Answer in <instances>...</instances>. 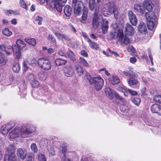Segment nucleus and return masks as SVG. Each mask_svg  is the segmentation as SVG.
Instances as JSON below:
<instances>
[{"label": "nucleus", "instance_id": "nucleus-63", "mask_svg": "<svg viewBox=\"0 0 161 161\" xmlns=\"http://www.w3.org/2000/svg\"><path fill=\"white\" fill-rule=\"evenodd\" d=\"M81 54L84 57H86L88 56V54L86 52L85 50H82L81 51Z\"/></svg>", "mask_w": 161, "mask_h": 161}, {"label": "nucleus", "instance_id": "nucleus-23", "mask_svg": "<svg viewBox=\"0 0 161 161\" xmlns=\"http://www.w3.org/2000/svg\"><path fill=\"white\" fill-rule=\"evenodd\" d=\"M143 5L144 8L149 12L148 13H152L151 12L152 10L153 7L151 4L147 1H144L143 3Z\"/></svg>", "mask_w": 161, "mask_h": 161}, {"label": "nucleus", "instance_id": "nucleus-64", "mask_svg": "<svg viewBox=\"0 0 161 161\" xmlns=\"http://www.w3.org/2000/svg\"><path fill=\"white\" fill-rule=\"evenodd\" d=\"M55 51V49L52 48H49L47 49V53H53Z\"/></svg>", "mask_w": 161, "mask_h": 161}, {"label": "nucleus", "instance_id": "nucleus-33", "mask_svg": "<svg viewBox=\"0 0 161 161\" xmlns=\"http://www.w3.org/2000/svg\"><path fill=\"white\" fill-rule=\"evenodd\" d=\"M35 156L33 153H31L29 154L25 158V161H34Z\"/></svg>", "mask_w": 161, "mask_h": 161}, {"label": "nucleus", "instance_id": "nucleus-10", "mask_svg": "<svg viewBox=\"0 0 161 161\" xmlns=\"http://www.w3.org/2000/svg\"><path fill=\"white\" fill-rule=\"evenodd\" d=\"M123 26L121 25L119 28L118 31L117 36L119 39H121L122 41L125 45H127L130 43L129 38L126 36V35H125L124 36L123 35V31L122 30Z\"/></svg>", "mask_w": 161, "mask_h": 161}, {"label": "nucleus", "instance_id": "nucleus-45", "mask_svg": "<svg viewBox=\"0 0 161 161\" xmlns=\"http://www.w3.org/2000/svg\"><path fill=\"white\" fill-rule=\"evenodd\" d=\"M32 86L34 87H37L39 86L40 84L39 82L36 79L34 80L31 81L30 82Z\"/></svg>", "mask_w": 161, "mask_h": 161}, {"label": "nucleus", "instance_id": "nucleus-59", "mask_svg": "<svg viewBox=\"0 0 161 161\" xmlns=\"http://www.w3.org/2000/svg\"><path fill=\"white\" fill-rule=\"evenodd\" d=\"M13 50V47H10V48H8V51L7 49L5 50V52L7 55H9L11 54V52Z\"/></svg>", "mask_w": 161, "mask_h": 161}, {"label": "nucleus", "instance_id": "nucleus-18", "mask_svg": "<svg viewBox=\"0 0 161 161\" xmlns=\"http://www.w3.org/2000/svg\"><path fill=\"white\" fill-rule=\"evenodd\" d=\"M17 154L19 158L22 159H24L26 156L27 152L24 150L22 148H19L17 150Z\"/></svg>", "mask_w": 161, "mask_h": 161}, {"label": "nucleus", "instance_id": "nucleus-36", "mask_svg": "<svg viewBox=\"0 0 161 161\" xmlns=\"http://www.w3.org/2000/svg\"><path fill=\"white\" fill-rule=\"evenodd\" d=\"M131 100L132 103L137 106H138L141 102L140 99L138 97L132 98L131 99Z\"/></svg>", "mask_w": 161, "mask_h": 161}, {"label": "nucleus", "instance_id": "nucleus-12", "mask_svg": "<svg viewBox=\"0 0 161 161\" xmlns=\"http://www.w3.org/2000/svg\"><path fill=\"white\" fill-rule=\"evenodd\" d=\"M64 75L68 77L72 76L74 74V70L70 66H66L64 68Z\"/></svg>", "mask_w": 161, "mask_h": 161}, {"label": "nucleus", "instance_id": "nucleus-15", "mask_svg": "<svg viewBox=\"0 0 161 161\" xmlns=\"http://www.w3.org/2000/svg\"><path fill=\"white\" fill-rule=\"evenodd\" d=\"M151 109L153 113L161 115V105L156 104H153L151 107Z\"/></svg>", "mask_w": 161, "mask_h": 161}, {"label": "nucleus", "instance_id": "nucleus-20", "mask_svg": "<svg viewBox=\"0 0 161 161\" xmlns=\"http://www.w3.org/2000/svg\"><path fill=\"white\" fill-rule=\"evenodd\" d=\"M4 11L6 15L9 16H11L12 14L14 15H18L19 14V13L15 10L5 9L4 10Z\"/></svg>", "mask_w": 161, "mask_h": 161}, {"label": "nucleus", "instance_id": "nucleus-3", "mask_svg": "<svg viewBox=\"0 0 161 161\" xmlns=\"http://www.w3.org/2000/svg\"><path fill=\"white\" fill-rule=\"evenodd\" d=\"M86 78L89 82L93 85L94 89L97 91L100 90L104 84V80L100 76L92 77L90 75L86 76Z\"/></svg>", "mask_w": 161, "mask_h": 161}, {"label": "nucleus", "instance_id": "nucleus-46", "mask_svg": "<svg viewBox=\"0 0 161 161\" xmlns=\"http://www.w3.org/2000/svg\"><path fill=\"white\" fill-rule=\"evenodd\" d=\"M32 96L35 98H36L39 100H42L41 98V97H40V95L38 92H33L32 93Z\"/></svg>", "mask_w": 161, "mask_h": 161}, {"label": "nucleus", "instance_id": "nucleus-37", "mask_svg": "<svg viewBox=\"0 0 161 161\" xmlns=\"http://www.w3.org/2000/svg\"><path fill=\"white\" fill-rule=\"evenodd\" d=\"M79 62L85 66L88 67L89 66V64L83 58L80 57L79 59Z\"/></svg>", "mask_w": 161, "mask_h": 161}, {"label": "nucleus", "instance_id": "nucleus-48", "mask_svg": "<svg viewBox=\"0 0 161 161\" xmlns=\"http://www.w3.org/2000/svg\"><path fill=\"white\" fill-rule=\"evenodd\" d=\"M154 101L161 103V95H158L155 96L153 98Z\"/></svg>", "mask_w": 161, "mask_h": 161}, {"label": "nucleus", "instance_id": "nucleus-35", "mask_svg": "<svg viewBox=\"0 0 161 161\" xmlns=\"http://www.w3.org/2000/svg\"><path fill=\"white\" fill-rule=\"evenodd\" d=\"M47 149L48 153L51 156H53L55 155V153L53 147L51 146H48Z\"/></svg>", "mask_w": 161, "mask_h": 161}, {"label": "nucleus", "instance_id": "nucleus-51", "mask_svg": "<svg viewBox=\"0 0 161 161\" xmlns=\"http://www.w3.org/2000/svg\"><path fill=\"white\" fill-rule=\"evenodd\" d=\"M66 55H67V58L69 57L71 59L74 60V57L75 56V54L72 51H69Z\"/></svg>", "mask_w": 161, "mask_h": 161}, {"label": "nucleus", "instance_id": "nucleus-54", "mask_svg": "<svg viewBox=\"0 0 161 161\" xmlns=\"http://www.w3.org/2000/svg\"><path fill=\"white\" fill-rule=\"evenodd\" d=\"M127 50L128 52L135 53L136 51L133 46H128L127 47Z\"/></svg>", "mask_w": 161, "mask_h": 161}, {"label": "nucleus", "instance_id": "nucleus-4", "mask_svg": "<svg viewBox=\"0 0 161 161\" xmlns=\"http://www.w3.org/2000/svg\"><path fill=\"white\" fill-rule=\"evenodd\" d=\"M51 9L55 8L58 12L62 11V7L67 0H44Z\"/></svg>", "mask_w": 161, "mask_h": 161}, {"label": "nucleus", "instance_id": "nucleus-7", "mask_svg": "<svg viewBox=\"0 0 161 161\" xmlns=\"http://www.w3.org/2000/svg\"><path fill=\"white\" fill-rule=\"evenodd\" d=\"M72 7L74 8V14L76 15H79L81 12L82 9H84L83 4L81 1L77 0H73Z\"/></svg>", "mask_w": 161, "mask_h": 161}, {"label": "nucleus", "instance_id": "nucleus-40", "mask_svg": "<svg viewBox=\"0 0 161 161\" xmlns=\"http://www.w3.org/2000/svg\"><path fill=\"white\" fill-rule=\"evenodd\" d=\"M38 161H46L45 155L43 154H38L37 156Z\"/></svg>", "mask_w": 161, "mask_h": 161}, {"label": "nucleus", "instance_id": "nucleus-8", "mask_svg": "<svg viewBox=\"0 0 161 161\" xmlns=\"http://www.w3.org/2000/svg\"><path fill=\"white\" fill-rule=\"evenodd\" d=\"M37 63L38 66L43 70H48L51 68V63L47 59L43 58H39L37 60Z\"/></svg>", "mask_w": 161, "mask_h": 161}, {"label": "nucleus", "instance_id": "nucleus-39", "mask_svg": "<svg viewBox=\"0 0 161 161\" xmlns=\"http://www.w3.org/2000/svg\"><path fill=\"white\" fill-rule=\"evenodd\" d=\"M4 125L6 126V127L9 131V130L12 129L15 126V124L14 122H10Z\"/></svg>", "mask_w": 161, "mask_h": 161}, {"label": "nucleus", "instance_id": "nucleus-53", "mask_svg": "<svg viewBox=\"0 0 161 161\" xmlns=\"http://www.w3.org/2000/svg\"><path fill=\"white\" fill-rule=\"evenodd\" d=\"M114 95L116 99L120 100L124 103H126V100L124 99L121 97L116 92L114 93Z\"/></svg>", "mask_w": 161, "mask_h": 161}, {"label": "nucleus", "instance_id": "nucleus-14", "mask_svg": "<svg viewBox=\"0 0 161 161\" xmlns=\"http://www.w3.org/2000/svg\"><path fill=\"white\" fill-rule=\"evenodd\" d=\"M134 77H130L128 81V83L130 86H135L134 87L138 88L140 84L138 80L134 78Z\"/></svg>", "mask_w": 161, "mask_h": 161}, {"label": "nucleus", "instance_id": "nucleus-49", "mask_svg": "<svg viewBox=\"0 0 161 161\" xmlns=\"http://www.w3.org/2000/svg\"><path fill=\"white\" fill-rule=\"evenodd\" d=\"M47 39L51 40V42L54 43L55 46H56L55 39L53 35L50 34L49 35L47 36Z\"/></svg>", "mask_w": 161, "mask_h": 161}, {"label": "nucleus", "instance_id": "nucleus-13", "mask_svg": "<svg viewBox=\"0 0 161 161\" xmlns=\"http://www.w3.org/2000/svg\"><path fill=\"white\" fill-rule=\"evenodd\" d=\"M128 15L130 22L133 25H136L137 23V19L136 15L131 11H129Z\"/></svg>", "mask_w": 161, "mask_h": 161}, {"label": "nucleus", "instance_id": "nucleus-47", "mask_svg": "<svg viewBox=\"0 0 161 161\" xmlns=\"http://www.w3.org/2000/svg\"><path fill=\"white\" fill-rule=\"evenodd\" d=\"M128 89V88H126V87H125V86H124V87L120 86V87H118V90L120 92H123L124 95L125 96V92H127Z\"/></svg>", "mask_w": 161, "mask_h": 161}, {"label": "nucleus", "instance_id": "nucleus-52", "mask_svg": "<svg viewBox=\"0 0 161 161\" xmlns=\"http://www.w3.org/2000/svg\"><path fill=\"white\" fill-rule=\"evenodd\" d=\"M19 4L21 7L26 9H27V6L24 0H20L19 1Z\"/></svg>", "mask_w": 161, "mask_h": 161}, {"label": "nucleus", "instance_id": "nucleus-6", "mask_svg": "<svg viewBox=\"0 0 161 161\" xmlns=\"http://www.w3.org/2000/svg\"><path fill=\"white\" fill-rule=\"evenodd\" d=\"M16 45L13 46V51L16 58L19 59L21 57V47H24L25 45L20 39H18L16 42Z\"/></svg>", "mask_w": 161, "mask_h": 161}, {"label": "nucleus", "instance_id": "nucleus-5", "mask_svg": "<svg viewBox=\"0 0 161 161\" xmlns=\"http://www.w3.org/2000/svg\"><path fill=\"white\" fill-rule=\"evenodd\" d=\"M147 19V25L149 30L155 29L157 26V19L153 13H146L145 14Z\"/></svg>", "mask_w": 161, "mask_h": 161}, {"label": "nucleus", "instance_id": "nucleus-32", "mask_svg": "<svg viewBox=\"0 0 161 161\" xmlns=\"http://www.w3.org/2000/svg\"><path fill=\"white\" fill-rule=\"evenodd\" d=\"M20 69V66L19 63H15L12 67V70L15 73H18Z\"/></svg>", "mask_w": 161, "mask_h": 161}, {"label": "nucleus", "instance_id": "nucleus-60", "mask_svg": "<svg viewBox=\"0 0 161 161\" xmlns=\"http://www.w3.org/2000/svg\"><path fill=\"white\" fill-rule=\"evenodd\" d=\"M55 34L57 38L60 39H62V37L63 34L58 32H55Z\"/></svg>", "mask_w": 161, "mask_h": 161}, {"label": "nucleus", "instance_id": "nucleus-42", "mask_svg": "<svg viewBox=\"0 0 161 161\" xmlns=\"http://www.w3.org/2000/svg\"><path fill=\"white\" fill-rule=\"evenodd\" d=\"M120 109L123 112H127L129 109V108L125 104H124L120 106Z\"/></svg>", "mask_w": 161, "mask_h": 161}, {"label": "nucleus", "instance_id": "nucleus-17", "mask_svg": "<svg viewBox=\"0 0 161 161\" xmlns=\"http://www.w3.org/2000/svg\"><path fill=\"white\" fill-rule=\"evenodd\" d=\"M138 31L142 34H145L147 32V27L145 23L142 21L140 22L138 27Z\"/></svg>", "mask_w": 161, "mask_h": 161}, {"label": "nucleus", "instance_id": "nucleus-56", "mask_svg": "<svg viewBox=\"0 0 161 161\" xmlns=\"http://www.w3.org/2000/svg\"><path fill=\"white\" fill-rule=\"evenodd\" d=\"M35 20L37 22L38 25H40L42 24V17L37 16Z\"/></svg>", "mask_w": 161, "mask_h": 161}, {"label": "nucleus", "instance_id": "nucleus-58", "mask_svg": "<svg viewBox=\"0 0 161 161\" xmlns=\"http://www.w3.org/2000/svg\"><path fill=\"white\" fill-rule=\"evenodd\" d=\"M127 92H128L132 96H135L137 95V92L134 90H131L129 89H128Z\"/></svg>", "mask_w": 161, "mask_h": 161}, {"label": "nucleus", "instance_id": "nucleus-62", "mask_svg": "<svg viewBox=\"0 0 161 161\" xmlns=\"http://www.w3.org/2000/svg\"><path fill=\"white\" fill-rule=\"evenodd\" d=\"M23 69L24 71H26L28 69V67L26 63L25 62L23 63Z\"/></svg>", "mask_w": 161, "mask_h": 161}, {"label": "nucleus", "instance_id": "nucleus-22", "mask_svg": "<svg viewBox=\"0 0 161 161\" xmlns=\"http://www.w3.org/2000/svg\"><path fill=\"white\" fill-rule=\"evenodd\" d=\"M4 161H17L16 157L15 154H7L5 157Z\"/></svg>", "mask_w": 161, "mask_h": 161}, {"label": "nucleus", "instance_id": "nucleus-43", "mask_svg": "<svg viewBox=\"0 0 161 161\" xmlns=\"http://www.w3.org/2000/svg\"><path fill=\"white\" fill-rule=\"evenodd\" d=\"M112 12L114 14V16L115 18L116 19H117L118 18V14H119L118 8L116 7H115L114 6L112 10Z\"/></svg>", "mask_w": 161, "mask_h": 161}, {"label": "nucleus", "instance_id": "nucleus-29", "mask_svg": "<svg viewBox=\"0 0 161 161\" xmlns=\"http://www.w3.org/2000/svg\"><path fill=\"white\" fill-rule=\"evenodd\" d=\"M134 9L137 11L143 14L144 13V9L142 6L139 4H136L134 6Z\"/></svg>", "mask_w": 161, "mask_h": 161}, {"label": "nucleus", "instance_id": "nucleus-57", "mask_svg": "<svg viewBox=\"0 0 161 161\" xmlns=\"http://www.w3.org/2000/svg\"><path fill=\"white\" fill-rule=\"evenodd\" d=\"M58 54L61 56H64L66 58H67V55L65 53V51L64 50H60L58 51Z\"/></svg>", "mask_w": 161, "mask_h": 161}, {"label": "nucleus", "instance_id": "nucleus-55", "mask_svg": "<svg viewBox=\"0 0 161 161\" xmlns=\"http://www.w3.org/2000/svg\"><path fill=\"white\" fill-rule=\"evenodd\" d=\"M36 78V76L33 74H30L28 77V80L30 82H31V81L34 80Z\"/></svg>", "mask_w": 161, "mask_h": 161}, {"label": "nucleus", "instance_id": "nucleus-21", "mask_svg": "<svg viewBox=\"0 0 161 161\" xmlns=\"http://www.w3.org/2000/svg\"><path fill=\"white\" fill-rule=\"evenodd\" d=\"M105 92L107 97L110 100L114 98L113 93L110 88L108 87L105 89Z\"/></svg>", "mask_w": 161, "mask_h": 161}, {"label": "nucleus", "instance_id": "nucleus-9", "mask_svg": "<svg viewBox=\"0 0 161 161\" xmlns=\"http://www.w3.org/2000/svg\"><path fill=\"white\" fill-rule=\"evenodd\" d=\"M114 6V4L112 2H109L104 5L102 9V12L103 15L107 16L112 14Z\"/></svg>", "mask_w": 161, "mask_h": 161}, {"label": "nucleus", "instance_id": "nucleus-28", "mask_svg": "<svg viewBox=\"0 0 161 161\" xmlns=\"http://www.w3.org/2000/svg\"><path fill=\"white\" fill-rule=\"evenodd\" d=\"M25 41L30 45H31L34 47L36 46V41L34 38H26L25 39Z\"/></svg>", "mask_w": 161, "mask_h": 161}, {"label": "nucleus", "instance_id": "nucleus-26", "mask_svg": "<svg viewBox=\"0 0 161 161\" xmlns=\"http://www.w3.org/2000/svg\"><path fill=\"white\" fill-rule=\"evenodd\" d=\"M64 12L67 17H69L71 13V9L70 6L66 5L64 8Z\"/></svg>", "mask_w": 161, "mask_h": 161}, {"label": "nucleus", "instance_id": "nucleus-30", "mask_svg": "<svg viewBox=\"0 0 161 161\" xmlns=\"http://www.w3.org/2000/svg\"><path fill=\"white\" fill-rule=\"evenodd\" d=\"M67 61L60 58L56 59L55 60V63L57 66H59L65 65L67 63Z\"/></svg>", "mask_w": 161, "mask_h": 161}, {"label": "nucleus", "instance_id": "nucleus-61", "mask_svg": "<svg viewBox=\"0 0 161 161\" xmlns=\"http://www.w3.org/2000/svg\"><path fill=\"white\" fill-rule=\"evenodd\" d=\"M130 62L133 64H134L136 62L137 60L135 57H132L130 58Z\"/></svg>", "mask_w": 161, "mask_h": 161}, {"label": "nucleus", "instance_id": "nucleus-50", "mask_svg": "<svg viewBox=\"0 0 161 161\" xmlns=\"http://www.w3.org/2000/svg\"><path fill=\"white\" fill-rule=\"evenodd\" d=\"M31 149L34 153H36L38 151V149L36 144L35 143H33L31 145Z\"/></svg>", "mask_w": 161, "mask_h": 161}, {"label": "nucleus", "instance_id": "nucleus-38", "mask_svg": "<svg viewBox=\"0 0 161 161\" xmlns=\"http://www.w3.org/2000/svg\"><path fill=\"white\" fill-rule=\"evenodd\" d=\"M6 127V126L4 125L1 127L0 131L1 133L3 135L6 134L8 132Z\"/></svg>", "mask_w": 161, "mask_h": 161}, {"label": "nucleus", "instance_id": "nucleus-31", "mask_svg": "<svg viewBox=\"0 0 161 161\" xmlns=\"http://www.w3.org/2000/svg\"><path fill=\"white\" fill-rule=\"evenodd\" d=\"M124 74L127 76H130L132 77H136L137 76V74H135L131 70L125 71L124 72Z\"/></svg>", "mask_w": 161, "mask_h": 161}, {"label": "nucleus", "instance_id": "nucleus-24", "mask_svg": "<svg viewBox=\"0 0 161 161\" xmlns=\"http://www.w3.org/2000/svg\"><path fill=\"white\" fill-rule=\"evenodd\" d=\"M75 68L77 74L79 76H81L83 75L84 70L81 66L78 65H76L75 66Z\"/></svg>", "mask_w": 161, "mask_h": 161}, {"label": "nucleus", "instance_id": "nucleus-11", "mask_svg": "<svg viewBox=\"0 0 161 161\" xmlns=\"http://www.w3.org/2000/svg\"><path fill=\"white\" fill-rule=\"evenodd\" d=\"M134 29L132 26L128 23L126 24L124 32L125 35L132 36L134 34Z\"/></svg>", "mask_w": 161, "mask_h": 161}, {"label": "nucleus", "instance_id": "nucleus-44", "mask_svg": "<svg viewBox=\"0 0 161 161\" xmlns=\"http://www.w3.org/2000/svg\"><path fill=\"white\" fill-rule=\"evenodd\" d=\"M5 55L4 54L0 53V64H5Z\"/></svg>", "mask_w": 161, "mask_h": 161}, {"label": "nucleus", "instance_id": "nucleus-41", "mask_svg": "<svg viewBox=\"0 0 161 161\" xmlns=\"http://www.w3.org/2000/svg\"><path fill=\"white\" fill-rule=\"evenodd\" d=\"M89 6L90 9L93 10L95 6V0H89Z\"/></svg>", "mask_w": 161, "mask_h": 161}, {"label": "nucleus", "instance_id": "nucleus-16", "mask_svg": "<svg viewBox=\"0 0 161 161\" xmlns=\"http://www.w3.org/2000/svg\"><path fill=\"white\" fill-rule=\"evenodd\" d=\"M109 82L112 84L114 85L119 83V78L116 75H112L108 78Z\"/></svg>", "mask_w": 161, "mask_h": 161}, {"label": "nucleus", "instance_id": "nucleus-1", "mask_svg": "<svg viewBox=\"0 0 161 161\" xmlns=\"http://www.w3.org/2000/svg\"><path fill=\"white\" fill-rule=\"evenodd\" d=\"M33 132V131L28 126L16 127L9 133L8 137L10 140L12 141L20 137H25Z\"/></svg>", "mask_w": 161, "mask_h": 161}, {"label": "nucleus", "instance_id": "nucleus-27", "mask_svg": "<svg viewBox=\"0 0 161 161\" xmlns=\"http://www.w3.org/2000/svg\"><path fill=\"white\" fill-rule=\"evenodd\" d=\"M87 42L89 44L90 47L92 48L97 49L99 48V45L97 43L92 42L89 39L87 38Z\"/></svg>", "mask_w": 161, "mask_h": 161}, {"label": "nucleus", "instance_id": "nucleus-25", "mask_svg": "<svg viewBox=\"0 0 161 161\" xmlns=\"http://www.w3.org/2000/svg\"><path fill=\"white\" fill-rule=\"evenodd\" d=\"M88 14V10L87 7H84L83 10V12L81 16V22L82 23H84L87 18Z\"/></svg>", "mask_w": 161, "mask_h": 161}, {"label": "nucleus", "instance_id": "nucleus-2", "mask_svg": "<svg viewBox=\"0 0 161 161\" xmlns=\"http://www.w3.org/2000/svg\"><path fill=\"white\" fill-rule=\"evenodd\" d=\"M105 23V25H102L103 33L105 34L107 32L108 26L107 25L108 21L103 20L99 13L95 11L92 21V24L95 28H98L102 25L103 23Z\"/></svg>", "mask_w": 161, "mask_h": 161}, {"label": "nucleus", "instance_id": "nucleus-19", "mask_svg": "<svg viewBox=\"0 0 161 161\" xmlns=\"http://www.w3.org/2000/svg\"><path fill=\"white\" fill-rule=\"evenodd\" d=\"M16 149V148L13 144H10L6 148V151L9 155L14 154Z\"/></svg>", "mask_w": 161, "mask_h": 161}, {"label": "nucleus", "instance_id": "nucleus-34", "mask_svg": "<svg viewBox=\"0 0 161 161\" xmlns=\"http://www.w3.org/2000/svg\"><path fill=\"white\" fill-rule=\"evenodd\" d=\"M2 33L4 35L9 36L12 34V32L8 28H5L2 31Z\"/></svg>", "mask_w": 161, "mask_h": 161}]
</instances>
